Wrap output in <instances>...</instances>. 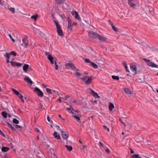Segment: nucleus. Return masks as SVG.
Returning <instances> with one entry per match:
<instances>
[{
    "label": "nucleus",
    "mask_w": 158,
    "mask_h": 158,
    "mask_svg": "<svg viewBox=\"0 0 158 158\" xmlns=\"http://www.w3.org/2000/svg\"><path fill=\"white\" fill-rule=\"evenodd\" d=\"M47 152L49 153H51L52 152H53L54 149L52 148H49L48 147L47 148Z\"/></svg>",
    "instance_id": "bb28decb"
},
{
    "label": "nucleus",
    "mask_w": 158,
    "mask_h": 158,
    "mask_svg": "<svg viewBox=\"0 0 158 158\" xmlns=\"http://www.w3.org/2000/svg\"><path fill=\"white\" fill-rule=\"evenodd\" d=\"M57 101H59L60 103H62V101L60 99H58Z\"/></svg>",
    "instance_id": "0e129e2a"
},
{
    "label": "nucleus",
    "mask_w": 158,
    "mask_h": 158,
    "mask_svg": "<svg viewBox=\"0 0 158 158\" xmlns=\"http://www.w3.org/2000/svg\"><path fill=\"white\" fill-rule=\"evenodd\" d=\"M69 97H70L68 95H66V98H64L62 97H59V98L58 99H60L61 100V99H62L63 100H65L69 98Z\"/></svg>",
    "instance_id": "c9c22d12"
},
{
    "label": "nucleus",
    "mask_w": 158,
    "mask_h": 158,
    "mask_svg": "<svg viewBox=\"0 0 158 158\" xmlns=\"http://www.w3.org/2000/svg\"><path fill=\"white\" fill-rule=\"evenodd\" d=\"M77 23L76 22H74V23H73L72 24V25H77Z\"/></svg>",
    "instance_id": "69168bd1"
},
{
    "label": "nucleus",
    "mask_w": 158,
    "mask_h": 158,
    "mask_svg": "<svg viewBox=\"0 0 158 158\" xmlns=\"http://www.w3.org/2000/svg\"><path fill=\"white\" fill-rule=\"evenodd\" d=\"M84 61L86 63H89L90 64L91 63V62H91L89 59H88L87 58L85 59H84Z\"/></svg>",
    "instance_id": "c03bdc74"
},
{
    "label": "nucleus",
    "mask_w": 158,
    "mask_h": 158,
    "mask_svg": "<svg viewBox=\"0 0 158 158\" xmlns=\"http://www.w3.org/2000/svg\"><path fill=\"white\" fill-rule=\"evenodd\" d=\"M128 3L131 7H133L134 8H135L136 4H137V3H136L135 4L134 3H133L132 1L131 2V1L128 2Z\"/></svg>",
    "instance_id": "dca6fc26"
},
{
    "label": "nucleus",
    "mask_w": 158,
    "mask_h": 158,
    "mask_svg": "<svg viewBox=\"0 0 158 158\" xmlns=\"http://www.w3.org/2000/svg\"><path fill=\"white\" fill-rule=\"evenodd\" d=\"M112 77L113 79L117 80H119V77L118 76H115L114 75H112Z\"/></svg>",
    "instance_id": "4c0bfd02"
},
{
    "label": "nucleus",
    "mask_w": 158,
    "mask_h": 158,
    "mask_svg": "<svg viewBox=\"0 0 158 158\" xmlns=\"http://www.w3.org/2000/svg\"><path fill=\"white\" fill-rule=\"evenodd\" d=\"M9 54H10V55H12L15 56L17 55L16 53L14 51H12Z\"/></svg>",
    "instance_id": "a18cd8bd"
},
{
    "label": "nucleus",
    "mask_w": 158,
    "mask_h": 158,
    "mask_svg": "<svg viewBox=\"0 0 158 158\" xmlns=\"http://www.w3.org/2000/svg\"><path fill=\"white\" fill-rule=\"evenodd\" d=\"M15 129H21L22 128V127L21 126H20L19 125H15Z\"/></svg>",
    "instance_id": "49530a36"
},
{
    "label": "nucleus",
    "mask_w": 158,
    "mask_h": 158,
    "mask_svg": "<svg viewBox=\"0 0 158 158\" xmlns=\"http://www.w3.org/2000/svg\"><path fill=\"white\" fill-rule=\"evenodd\" d=\"M53 136L54 138H56L57 139H60V135H58V133L56 131H54L53 134Z\"/></svg>",
    "instance_id": "f3484780"
},
{
    "label": "nucleus",
    "mask_w": 158,
    "mask_h": 158,
    "mask_svg": "<svg viewBox=\"0 0 158 158\" xmlns=\"http://www.w3.org/2000/svg\"><path fill=\"white\" fill-rule=\"evenodd\" d=\"M22 64H21L19 63H17L16 62V64L15 66L17 67H20L22 65Z\"/></svg>",
    "instance_id": "3c124183"
},
{
    "label": "nucleus",
    "mask_w": 158,
    "mask_h": 158,
    "mask_svg": "<svg viewBox=\"0 0 158 158\" xmlns=\"http://www.w3.org/2000/svg\"><path fill=\"white\" fill-rule=\"evenodd\" d=\"M46 91L48 93V94H52V92L51 91V90L48 88H46Z\"/></svg>",
    "instance_id": "e433bc0d"
},
{
    "label": "nucleus",
    "mask_w": 158,
    "mask_h": 158,
    "mask_svg": "<svg viewBox=\"0 0 158 158\" xmlns=\"http://www.w3.org/2000/svg\"><path fill=\"white\" fill-rule=\"evenodd\" d=\"M35 131H37V132H39L40 131V130L39 129L36 128H35Z\"/></svg>",
    "instance_id": "338daca9"
},
{
    "label": "nucleus",
    "mask_w": 158,
    "mask_h": 158,
    "mask_svg": "<svg viewBox=\"0 0 158 158\" xmlns=\"http://www.w3.org/2000/svg\"><path fill=\"white\" fill-rule=\"evenodd\" d=\"M54 64L55 66V69L56 70H57L58 69V65L57 64L55 60H54Z\"/></svg>",
    "instance_id": "79ce46f5"
},
{
    "label": "nucleus",
    "mask_w": 158,
    "mask_h": 158,
    "mask_svg": "<svg viewBox=\"0 0 158 158\" xmlns=\"http://www.w3.org/2000/svg\"><path fill=\"white\" fill-rule=\"evenodd\" d=\"M61 136L64 140H67L69 137L68 134H67L65 132L62 131H61Z\"/></svg>",
    "instance_id": "1a4fd4ad"
},
{
    "label": "nucleus",
    "mask_w": 158,
    "mask_h": 158,
    "mask_svg": "<svg viewBox=\"0 0 158 158\" xmlns=\"http://www.w3.org/2000/svg\"><path fill=\"white\" fill-rule=\"evenodd\" d=\"M131 158H141L138 154H134L131 156Z\"/></svg>",
    "instance_id": "473e14b6"
},
{
    "label": "nucleus",
    "mask_w": 158,
    "mask_h": 158,
    "mask_svg": "<svg viewBox=\"0 0 158 158\" xmlns=\"http://www.w3.org/2000/svg\"><path fill=\"white\" fill-rule=\"evenodd\" d=\"M108 22L111 26L113 24V23L112 22H111L110 20H109Z\"/></svg>",
    "instance_id": "bf43d9fd"
},
{
    "label": "nucleus",
    "mask_w": 158,
    "mask_h": 158,
    "mask_svg": "<svg viewBox=\"0 0 158 158\" xmlns=\"http://www.w3.org/2000/svg\"><path fill=\"white\" fill-rule=\"evenodd\" d=\"M76 114H77L76 113L75 111H74V114L72 116L77 120L78 122H80V117L76 115Z\"/></svg>",
    "instance_id": "a211bd4d"
},
{
    "label": "nucleus",
    "mask_w": 158,
    "mask_h": 158,
    "mask_svg": "<svg viewBox=\"0 0 158 158\" xmlns=\"http://www.w3.org/2000/svg\"><path fill=\"white\" fill-rule=\"evenodd\" d=\"M130 69L133 72L134 74L135 75L136 74V67L135 65L131 64L130 65Z\"/></svg>",
    "instance_id": "6e6552de"
},
{
    "label": "nucleus",
    "mask_w": 158,
    "mask_h": 158,
    "mask_svg": "<svg viewBox=\"0 0 158 158\" xmlns=\"http://www.w3.org/2000/svg\"><path fill=\"white\" fill-rule=\"evenodd\" d=\"M143 60L146 62L148 66L154 68H158L156 64L154 63L151 60H149L146 58H144Z\"/></svg>",
    "instance_id": "7ed1b4c3"
},
{
    "label": "nucleus",
    "mask_w": 158,
    "mask_h": 158,
    "mask_svg": "<svg viewBox=\"0 0 158 158\" xmlns=\"http://www.w3.org/2000/svg\"><path fill=\"white\" fill-rule=\"evenodd\" d=\"M0 134L2 136L4 137H5V135H4V133L0 130Z\"/></svg>",
    "instance_id": "864d4df0"
},
{
    "label": "nucleus",
    "mask_w": 158,
    "mask_h": 158,
    "mask_svg": "<svg viewBox=\"0 0 158 158\" xmlns=\"http://www.w3.org/2000/svg\"><path fill=\"white\" fill-rule=\"evenodd\" d=\"M131 154H133L134 153V152L133 150H132L131 149Z\"/></svg>",
    "instance_id": "e2e57ef3"
},
{
    "label": "nucleus",
    "mask_w": 158,
    "mask_h": 158,
    "mask_svg": "<svg viewBox=\"0 0 158 158\" xmlns=\"http://www.w3.org/2000/svg\"><path fill=\"white\" fill-rule=\"evenodd\" d=\"M20 99L21 100L22 102L23 103H24V101L23 99V98H20Z\"/></svg>",
    "instance_id": "052dcab7"
},
{
    "label": "nucleus",
    "mask_w": 158,
    "mask_h": 158,
    "mask_svg": "<svg viewBox=\"0 0 158 158\" xmlns=\"http://www.w3.org/2000/svg\"><path fill=\"white\" fill-rule=\"evenodd\" d=\"M90 64L92 65V66L94 68L97 69L98 68V65H97L96 64H95V63L92 62H91Z\"/></svg>",
    "instance_id": "c85d7f7f"
},
{
    "label": "nucleus",
    "mask_w": 158,
    "mask_h": 158,
    "mask_svg": "<svg viewBox=\"0 0 158 158\" xmlns=\"http://www.w3.org/2000/svg\"><path fill=\"white\" fill-rule=\"evenodd\" d=\"M2 114L4 118H6L7 117V113L5 111H2Z\"/></svg>",
    "instance_id": "c756f323"
},
{
    "label": "nucleus",
    "mask_w": 158,
    "mask_h": 158,
    "mask_svg": "<svg viewBox=\"0 0 158 158\" xmlns=\"http://www.w3.org/2000/svg\"><path fill=\"white\" fill-rule=\"evenodd\" d=\"M103 127L108 132L110 131V129H109V128L107 127L106 126V125H103Z\"/></svg>",
    "instance_id": "603ef678"
},
{
    "label": "nucleus",
    "mask_w": 158,
    "mask_h": 158,
    "mask_svg": "<svg viewBox=\"0 0 158 158\" xmlns=\"http://www.w3.org/2000/svg\"><path fill=\"white\" fill-rule=\"evenodd\" d=\"M77 70L78 71V72L74 73V75L75 76L79 77L81 75V74L80 73V70L77 69Z\"/></svg>",
    "instance_id": "4be33fe9"
},
{
    "label": "nucleus",
    "mask_w": 158,
    "mask_h": 158,
    "mask_svg": "<svg viewBox=\"0 0 158 158\" xmlns=\"http://www.w3.org/2000/svg\"><path fill=\"white\" fill-rule=\"evenodd\" d=\"M6 59V62L8 63L10 62L9 61V59L10 58V54L9 53L6 52L5 55H4Z\"/></svg>",
    "instance_id": "6ab92c4d"
},
{
    "label": "nucleus",
    "mask_w": 158,
    "mask_h": 158,
    "mask_svg": "<svg viewBox=\"0 0 158 158\" xmlns=\"http://www.w3.org/2000/svg\"><path fill=\"white\" fill-rule=\"evenodd\" d=\"M68 27L67 29L68 30H69L70 31H71L72 30V21L70 19L69 17H68Z\"/></svg>",
    "instance_id": "0eeeda50"
},
{
    "label": "nucleus",
    "mask_w": 158,
    "mask_h": 158,
    "mask_svg": "<svg viewBox=\"0 0 158 158\" xmlns=\"http://www.w3.org/2000/svg\"><path fill=\"white\" fill-rule=\"evenodd\" d=\"M13 122L14 123L17 124L19 123V120H18L16 118H14L13 119Z\"/></svg>",
    "instance_id": "f704fd0d"
},
{
    "label": "nucleus",
    "mask_w": 158,
    "mask_h": 158,
    "mask_svg": "<svg viewBox=\"0 0 158 158\" xmlns=\"http://www.w3.org/2000/svg\"><path fill=\"white\" fill-rule=\"evenodd\" d=\"M29 67V65L28 64H24L23 67V70L26 72L27 70L28 69Z\"/></svg>",
    "instance_id": "aec40b11"
},
{
    "label": "nucleus",
    "mask_w": 158,
    "mask_h": 158,
    "mask_svg": "<svg viewBox=\"0 0 158 158\" xmlns=\"http://www.w3.org/2000/svg\"><path fill=\"white\" fill-rule=\"evenodd\" d=\"M89 90L90 92V94L94 97L96 98L97 97L99 98V96H98V94L96 93L95 92L94 90L90 88H89Z\"/></svg>",
    "instance_id": "9b49d317"
},
{
    "label": "nucleus",
    "mask_w": 158,
    "mask_h": 158,
    "mask_svg": "<svg viewBox=\"0 0 158 158\" xmlns=\"http://www.w3.org/2000/svg\"><path fill=\"white\" fill-rule=\"evenodd\" d=\"M69 101L70 102H73V103H76L77 102L76 100L74 98H70L69 99Z\"/></svg>",
    "instance_id": "a19ab883"
},
{
    "label": "nucleus",
    "mask_w": 158,
    "mask_h": 158,
    "mask_svg": "<svg viewBox=\"0 0 158 158\" xmlns=\"http://www.w3.org/2000/svg\"><path fill=\"white\" fill-rule=\"evenodd\" d=\"M11 63V65L13 66H15V65L16 64V62H13L12 61H11V62H10Z\"/></svg>",
    "instance_id": "de8ad7c7"
},
{
    "label": "nucleus",
    "mask_w": 158,
    "mask_h": 158,
    "mask_svg": "<svg viewBox=\"0 0 158 158\" xmlns=\"http://www.w3.org/2000/svg\"><path fill=\"white\" fill-rule=\"evenodd\" d=\"M47 119L48 121L49 122L50 121V118L48 116L47 117Z\"/></svg>",
    "instance_id": "6e6d98bb"
},
{
    "label": "nucleus",
    "mask_w": 158,
    "mask_h": 158,
    "mask_svg": "<svg viewBox=\"0 0 158 158\" xmlns=\"http://www.w3.org/2000/svg\"><path fill=\"white\" fill-rule=\"evenodd\" d=\"M105 151L106 153H109L110 152V150L108 149H106L105 150Z\"/></svg>",
    "instance_id": "13d9d810"
},
{
    "label": "nucleus",
    "mask_w": 158,
    "mask_h": 158,
    "mask_svg": "<svg viewBox=\"0 0 158 158\" xmlns=\"http://www.w3.org/2000/svg\"><path fill=\"white\" fill-rule=\"evenodd\" d=\"M24 80L27 83L30 84L31 85L33 83V82L29 78L26 76H25V77L24 78Z\"/></svg>",
    "instance_id": "2eb2a0df"
},
{
    "label": "nucleus",
    "mask_w": 158,
    "mask_h": 158,
    "mask_svg": "<svg viewBox=\"0 0 158 158\" xmlns=\"http://www.w3.org/2000/svg\"><path fill=\"white\" fill-rule=\"evenodd\" d=\"M38 17V16L37 15H32V16H31V18L33 19L35 21H36Z\"/></svg>",
    "instance_id": "2f4dec72"
},
{
    "label": "nucleus",
    "mask_w": 158,
    "mask_h": 158,
    "mask_svg": "<svg viewBox=\"0 0 158 158\" xmlns=\"http://www.w3.org/2000/svg\"><path fill=\"white\" fill-rule=\"evenodd\" d=\"M72 15L75 17L76 19L79 20L80 19V17L79 16L78 13L77 11H73L72 12Z\"/></svg>",
    "instance_id": "9d476101"
},
{
    "label": "nucleus",
    "mask_w": 158,
    "mask_h": 158,
    "mask_svg": "<svg viewBox=\"0 0 158 158\" xmlns=\"http://www.w3.org/2000/svg\"><path fill=\"white\" fill-rule=\"evenodd\" d=\"M12 90L13 93L16 95H17V94H18V93H19L17 90L16 89H12Z\"/></svg>",
    "instance_id": "58836bf2"
},
{
    "label": "nucleus",
    "mask_w": 158,
    "mask_h": 158,
    "mask_svg": "<svg viewBox=\"0 0 158 158\" xmlns=\"http://www.w3.org/2000/svg\"><path fill=\"white\" fill-rule=\"evenodd\" d=\"M66 110H70L71 111V113L73 114H74V112L73 111H74V110L73 108H72L71 106H70L69 107H67L66 108Z\"/></svg>",
    "instance_id": "5701e85b"
},
{
    "label": "nucleus",
    "mask_w": 158,
    "mask_h": 158,
    "mask_svg": "<svg viewBox=\"0 0 158 158\" xmlns=\"http://www.w3.org/2000/svg\"><path fill=\"white\" fill-rule=\"evenodd\" d=\"M88 35L90 37L94 39H97L99 35L96 32L92 31H90L88 32Z\"/></svg>",
    "instance_id": "20e7f679"
},
{
    "label": "nucleus",
    "mask_w": 158,
    "mask_h": 158,
    "mask_svg": "<svg viewBox=\"0 0 158 158\" xmlns=\"http://www.w3.org/2000/svg\"><path fill=\"white\" fill-rule=\"evenodd\" d=\"M124 90L125 93L129 94H131L133 93V92L131 91L129 89L127 88H124Z\"/></svg>",
    "instance_id": "ddd939ff"
},
{
    "label": "nucleus",
    "mask_w": 158,
    "mask_h": 158,
    "mask_svg": "<svg viewBox=\"0 0 158 158\" xmlns=\"http://www.w3.org/2000/svg\"><path fill=\"white\" fill-rule=\"evenodd\" d=\"M9 148L7 147H2L1 148L2 151L6 152L9 150Z\"/></svg>",
    "instance_id": "b1692460"
},
{
    "label": "nucleus",
    "mask_w": 158,
    "mask_h": 158,
    "mask_svg": "<svg viewBox=\"0 0 158 158\" xmlns=\"http://www.w3.org/2000/svg\"><path fill=\"white\" fill-rule=\"evenodd\" d=\"M34 91L36 93L39 97H42L43 96V93L37 87H35L34 89Z\"/></svg>",
    "instance_id": "423d86ee"
},
{
    "label": "nucleus",
    "mask_w": 158,
    "mask_h": 158,
    "mask_svg": "<svg viewBox=\"0 0 158 158\" xmlns=\"http://www.w3.org/2000/svg\"><path fill=\"white\" fill-rule=\"evenodd\" d=\"M43 107V105L42 103H39V108L40 109H42Z\"/></svg>",
    "instance_id": "5fc2aeb1"
},
{
    "label": "nucleus",
    "mask_w": 158,
    "mask_h": 158,
    "mask_svg": "<svg viewBox=\"0 0 158 158\" xmlns=\"http://www.w3.org/2000/svg\"><path fill=\"white\" fill-rule=\"evenodd\" d=\"M92 76H91L89 77L88 76H83V77L80 78L82 81H84L86 84H88L90 83L92 79Z\"/></svg>",
    "instance_id": "f257e3e1"
},
{
    "label": "nucleus",
    "mask_w": 158,
    "mask_h": 158,
    "mask_svg": "<svg viewBox=\"0 0 158 158\" xmlns=\"http://www.w3.org/2000/svg\"><path fill=\"white\" fill-rule=\"evenodd\" d=\"M99 144L101 146H102V147H103L104 146L102 144L101 142H99Z\"/></svg>",
    "instance_id": "680f3d73"
},
{
    "label": "nucleus",
    "mask_w": 158,
    "mask_h": 158,
    "mask_svg": "<svg viewBox=\"0 0 158 158\" xmlns=\"http://www.w3.org/2000/svg\"><path fill=\"white\" fill-rule=\"evenodd\" d=\"M65 0H58V3L60 4L64 2Z\"/></svg>",
    "instance_id": "8fccbe9b"
},
{
    "label": "nucleus",
    "mask_w": 158,
    "mask_h": 158,
    "mask_svg": "<svg viewBox=\"0 0 158 158\" xmlns=\"http://www.w3.org/2000/svg\"><path fill=\"white\" fill-rule=\"evenodd\" d=\"M8 9L9 11L13 13H14L15 12V8L14 7H10L8 8Z\"/></svg>",
    "instance_id": "72a5a7b5"
},
{
    "label": "nucleus",
    "mask_w": 158,
    "mask_h": 158,
    "mask_svg": "<svg viewBox=\"0 0 158 158\" xmlns=\"http://www.w3.org/2000/svg\"><path fill=\"white\" fill-rule=\"evenodd\" d=\"M45 55L46 56H48V55H49L48 53L47 52H45Z\"/></svg>",
    "instance_id": "774afa93"
},
{
    "label": "nucleus",
    "mask_w": 158,
    "mask_h": 158,
    "mask_svg": "<svg viewBox=\"0 0 158 158\" xmlns=\"http://www.w3.org/2000/svg\"><path fill=\"white\" fill-rule=\"evenodd\" d=\"M54 60H55V59H54L53 60H50L49 61L50 62V63L52 64H53L54 63Z\"/></svg>",
    "instance_id": "4d7b16f0"
},
{
    "label": "nucleus",
    "mask_w": 158,
    "mask_h": 158,
    "mask_svg": "<svg viewBox=\"0 0 158 158\" xmlns=\"http://www.w3.org/2000/svg\"><path fill=\"white\" fill-rule=\"evenodd\" d=\"M114 107V105L112 103L110 104L109 106V109L110 111H112Z\"/></svg>",
    "instance_id": "412c9836"
},
{
    "label": "nucleus",
    "mask_w": 158,
    "mask_h": 158,
    "mask_svg": "<svg viewBox=\"0 0 158 158\" xmlns=\"http://www.w3.org/2000/svg\"><path fill=\"white\" fill-rule=\"evenodd\" d=\"M113 30L115 32H117L118 31V30L116 28V27L113 24L111 25Z\"/></svg>",
    "instance_id": "7c9ffc66"
},
{
    "label": "nucleus",
    "mask_w": 158,
    "mask_h": 158,
    "mask_svg": "<svg viewBox=\"0 0 158 158\" xmlns=\"http://www.w3.org/2000/svg\"><path fill=\"white\" fill-rule=\"evenodd\" d=\"M53 21L55 23L58 35L60 36H63V34L61 29L60 26L55 20H54Z\"/></svg>",
    "instance_id": "f03ea898"
},
{
    "label": "nucleus",
    "mask_w": 158,
    "mask_h": 158,
    "mask_svg": "<svg viewBox=\"0 0 158 158\" xmlns=\"http://www.w3.org/2000/svg\"><path fill=\"white\" fill-rule=\"evenodd\" d=\"M123 65H124V67L125 68V69L126 71L128 72H129V71L128 70V68H127V64L124 61V62H123Z\"/></svg>",
    "instance_id": "393cba45"
},
{
    "label": "nucleus",
    "mask_w": 158,
    "mask_h": 158,
    "mask_svg": "<svg viewBox=\"0 0 158 158\" xmlns=\"http://www.w3.org/2000/svg\"><path fill=\"white\" fill-rule=\"evenodd\" d=\"M97 39L101 41L105 42L106 41V38L99 35Z\"/></svg>",
    "instance_id": "4468645a"
},
{
    "label": "nucleus",
    "mask_w": 158,
    "mask_h": 158,
    "mask_svg": "<svg viewBox=\"0 0 158 158\" xmlns=\"http://www.w3.org/2000/svg\"><path fill=\"white\" fill-rule=\"evenodd\" d=\"M27 36H26L25 37H24L23 39L22 43H21V44L24 47L26 48H27V46L28 44V41L27 40Z\"/></svg>",
    "instance_id": "39448f33"
},
{
    "label": "nucleus",
    "mask_w": 158,
    "mask_h": 158,
    "mask_svg": "<svg viewBox=\"0 0 158 158\" xmlns=\"http://www.w3.org/2000/svg\"><path fill=\"white\" fill-rule=\"evenodd\" d=\"M8 36L9 37L11 40L13 42H15V40L12 37L11 34H10L8 33Z\"/></svg>",
    "instance_id": "37998d69"
},
{
    "label": "nucleus",
    "mask_w": 158,
    "mask_h": 158,
    "mask_svg": "<svg viewBox=\"0 0 158 158\" xmlns=\"http://www.w3.org/2000/svg\"><path fill=\"white\" fill-rule=\"evenodd\" d=\"M48 58L49 61L50 60H52L54 59L53 57L50 55H48Z\"/></svg>",
    "instance_id": "ea45409f"
},
{
    "label": "nucleus",
    "mask_w": 158,
    "mask_h": 158,
    "mask_svg": "<svg viewBox=\"0 0 158 158\" xmlns=\"http://www.w3.org/2000/svg\"><path fill=\"white\" fill-rule=\"evenodd\" d=\"M16 95L19 99L21 98H23V96L19 93L18 94H17Z\"/></svg>",
    "instance_id": "09e8293b"
},
{
    "label": "nucleus",
    "mask_w": 158,
    "mask_h": 158,
    "mask_svg": "<svg viewBox=\"0 0 158 158\" xmlns=\"http://www.w3.org/2000/svg\"><path fill=\"white\" fill-rule=\"evenodd\" d=\"M7 125H8V126L10 128H11V130L12 131H15V128L14 127H13L12 126V125H11L9 123H8V122L7 123Z\"/></svg>",
    "instance_id": "cd10ccee"
},
{
    "label": "nucleus",
    "mask_w": 158,
    "mask_h": 158,
    "mask_svg": "<svg viewBox=\"0 0 158 158\" xmlns=\"http://www.w3.org/2000/svg\"><path fill=\"white\" fill-rule=\"evenodd\" d=\"M65 146L67 148V150L69 151H71L73 149L72 147L70 146L66 145Z\"/></svg>",
    "instance_id": "a878e982"
},
{
    "label": "nucleus",
    "mask_w": 158,
    "mask_h": 158,
    "mask_svg": "<svg viewBox=\"0 0 158 158\" xmlns=\"http://www.w3.org/2000/svg\"><path fill=\"white\" fill-rule=\"evenodd\" d=\"M65 66L69 67L73 69H75L76 68L74 64L72 63H68L65 64Z\"/></svg>",
    "instance_id": "f8f14e48"
}]
</instances>
